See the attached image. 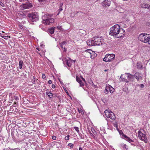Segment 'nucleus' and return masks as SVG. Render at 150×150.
<instances>
[{
  "label": "nucleus",
  "mask_w": 150,
  "mask_h": 150,
  "mask_svg": "<svg viewBox=\"0 0 150 150\" xmlns=\"http://www.w3.org/2000/svg\"><path fill=\"white\" fill-rule=\"evenodd\" d=\"M109 35L116 37L118 38H121L124 35L125 33V30L122 29L123 33H120V27L118 24H116L112 27L110 29Z\"/></svg>",
  "instance_id": "nucleus-1"
},
{
  "label": "nucleus",
  "mask_w": 150,
  "mask_h": 150,
  "mask_svg": "<svg viewBox=\"0 0 150 150\" xmlns=\"http://www.w3.org/2000/svg\"><path fill=\"white\" fill-rule=\"evenodd\" d=\"M93 40H87L86 43L89 46L100 45L104 44L103 40H101L99 37H94Z\"/></svg>",
  "instance_id": "nucleus-2"
},
{
  "label": "nucleus",
  "mask_w": 150,
  "mask_h": 150,
  "mask_svg": "<svg viewBox=\"0 0 150 150\" xmlns=\"http://www.w3.org/2000/svg\"><path fill=\"white\" fill-rule=\"evenodd\" d=\"M43 23L45 25H50L54 22V19L49 15H45L42 17Z\"/></svg>",
  "instance_id": "nucleus-3"
},
{
  "label": "nucleus",
  "mask_w": 150,
  "mask_h": 150,
  "mask_svg": "<svg viewBox=\"0 0 150 150\" xmlns=\"http://www.w3.org/2000/svg\"><path fill=\"white\" fill-rule=\"evenodd\" d=\"M138 39L144 42H148L149 44V42L150 40V36L149 34L142 33L139 35L138 37Z\"/></svg>",
  "instance_id": "nucleus-4"
},
{
  "label": "nucleus",
  "mask_w": 150,
  "mask_h": 150,
  "mask_svg": "<svg viewBox=\"0 0 150 150\" xmlns=\"http://www.w3.org/2000/svg\"><path fill=\"white\" fill-rule=\"evenodd\" d=\"M28 17L30 21L32 22H36L39 20L38 15L36 13L29 14Z\"/></svg>",
  "instance_id": "nucleus-5"
},
{
  "label": "nucleus",
  "mask_w": 150,
  "mask_h": 150,
  "mask_svg": "<svg viewBox=\"0 0 150 150\" xmlns=\"http://www.w3.org/2000/svg\"><path fill=\"white\" fill-rule=\"evenodd\" d=\"M105 116L107 118H109L111 119L112 120H114L116 119L115 116L114 114L111 111H110V110L108 109L105 111Z\"/></svg>",
  "instance_id": "nucleus-6"
},
{
  "label": "nucleus",
  "mask_w": 150,
  "mask_h": 150,
  "mask_svg": "<svg viewBox=\"0 0 150 150\" xmlns=\"http://www.w3.org/2000/svg\"><path fill=\"white\" fill-rule=\"evenodd\" d=\"M115 57V55L113 54H107L103 58V60L106 62H110L112 61Z\"/></svg>",
  "instance_id": "nucleus-7"
},
{
  "label": "nucleus",
  "mask_w": 150,
  "mask_h": 150,
  "mask_svg": "<svg viewBox=\"0 0 150 150\" xmlns=\"http://www.w3.org/2000/svg\"><path fill=\"white\" fill-rule=\"evenodd\" d=\"M114 89L110 85L108 84L106 85L105 93L106 94H108L109 92L110 93H112L114 91Z\"/></svg>",
  "instance_id": "nucleus-8"
},
{
  "label": "nucleus",
  "mask_w": 150,
  "mask_h": 150,
  "mask_svg": "<svg viewBox=\"0 0 150 150\" xmlns=\"http://www.w3.org/2000/svg\"><path fill=\"white\" fill-rule=\"evenodd\" d=\"M139 138L141 140L144 141L145 143H147V140L146 135L143 134L141 131H139L138 132Z\"/></svg>",
  "instance_id": "nucleus-9"
},
{
  "label": "nucleus",
  "mask_w": 150,
  "mask_h": 150,
  "mask_svg": "<svg viewBox=\"0 0 150 150\" xmlns=\"http://www.w3.org/2000/svg\"><path fill=\"white\" fill-rule=\"evenodd\" d=\"M63 61L64 65H67L69 67H71L73 62V61L68 57L65 58Z\"/></svg>",
  "instance_id": "nucleus-10"
},
{
  "label": "nucleus",
  "mask_w": 150,
  "mask_h": 150,
  "mask_svg": "<svg viewBox=\"0 0 150 150\" xmlns=\"http://www.w3.org/2000/svg\"><path fill=\"white\" fill-rule=\"evenodd\" d=\"M33 5L30 3L22 4L21 5V8L23 9H28L32 7Z\"/></svg>",
  "instance_id": "nucleus-11"
},
{
  "label": "nucleus",
  "mask_w": 150,
  "mask_h": 150,
  "mask_svg": "<svg viewBox=\"0 0 150 150\" xmlns=\"http://www.w3.org/2000/svg\"><path fill=\"white\" fill-rule=\"evenodd\" d=\"M110 4V0H105L102 3V5L103 7L109 6Z\"/></svg>",
  "instance_id": "nucleus-12"
},
{
  "label": "nucleus",
  "mask_w": 150,
  "mask_h": 150,
  "mask_svg": "<svg viewBox=\"0 0 150 150\" xmlns=\"http://www.w3.org/2000/svg\"><path fill=\"white\" fill-rule=\"evenodd\" d=\"M134 77L138 81H140L142 80V75L139 73H136L134 75Z\"/></svg>",
  "instance_id": "nucleus-13"
},
{
  "label": "nucleus",
  "mask_w": 150,
  "mask_h": 150,
  "mask_svg": "<svg viewBox=\"0 0 150 150\" xmlns=\"http://www.w3.org/2000/svg\"><path fill=\"white\" fill-rule=\"evenodd\" d=\"M122 137L125 139L129 143H131V142H134V141L131 139L129 137H127L124 134H123L122 135Z\"/></svg>",
  "instance_id": "nucleus-14"
},
{
  "label": "nucleus",
  "mask_w": 150,
  "mask_h": 150,
  "mask_svg": "<svg viewBox=\"0 0 150 150\" xmlns=\"http://www.w3.org/2000/svg\"><path fill=\"white\" fill-rule=\"evenodd\" d=\"M55 27H53L49 29L47 31V33L49 35L52 34L54 33Z\"/></svg>",
  "instance_id": "nucleus-15"
},
{
  "label": "nucleus",
  "mask_w": 150,
  "mask_h": 150,
  "mask_svg": "<svg viewBox=\"0 0 150 150\" xmlns=\"http://www.w3.org/2000/svg\"><path fill=\"white\" fill-rule=\"evenodd\" d=\"M85 52L88 53V56H90L91 58H92V57H93V51H92L90 49H88L86 50L85 51Z\"/></svg>",
  "instance_id": "nucleus-16"
},
{
  "label": "nucleus",
  "mask_w": 150,
  "mask_h": 150,
  "mask_svg": "<svg viewBox=\"0 0 150 150\" xmlns=\"http://www.w3.org/2000/svg\"><path fill=\"white\" fill-rule=\"evenodd\" d=\"M76 79L77 82H78L80 84V86L82 87L84 86V84L80 79L77 76L76 77Z\"/></svg>",
  "instance_id": "nucleus-17"
},
{
  "label": "nucleus",
  "mask_w": 150,
  "mask_h": 150,
  "mask_svg": "<svg viewBox=\"0 0 150 150\" xmlns=\"http://www.w3.org/2000/svg\"><path fill=\"white\" fill-rule=\"evenodd\" d=\"M142 8H149L150 7V5L146 3H142L141 4Z\"/></svg>",
  "instance_id": "nucleus-18"
},
{
  "label": "nucleus",
  "mask_w": 150,
  "mask_h": 150,
  "mask_svg": "<svg viewBox=\"0 0 150 150\" xmlns=\"http://www.w3.org/2000/svg\"><path fill=\"white\" fill-rule=\"evenodd\" d=\"M125 74H128V75L127 76L128 78L130 80H133L134 78V75H133L129 73H125Z\"/></svg>",
  "instance_id": "nucleus-19"
},
{
  "label": "nucleus",
  "mask_w": 150,
  "mask_h": 150,
  "mask_svg": "<svg viewBox=\"0 0 150 150\" xmlns=\"http://www.w3.org/2000/svg\"><path fill=\"white\" fill-rule=\"evenodd\" d=\"M54 146H55L56 147L59 148L61 147L62 146V144L61 142H54Z\"/></svg>",
  "instance_id": "nucleus-20"
},
{
  "label": "nucleus",
  "mask_w": 150,
  "mask_h": 150,
  "mask_svg": "<svg viewBox=\"0 0 150 150\" xmlns=\"http://www.w3.org/2000/svg\"><path fill=\"white\" fill-rule=\"evenodd\" d=\"M66 43V42L65 41H63L62 42L60 43H59V45L62 48V49L64 48V50H63L64 52H66V49L64 47H63V45H64Z\"/></svg>",
  "instance_id": "nucleus-21"
},
{
  "label": "nucleus",
  "mask_w": 150,
  "mask_h": 150,
  "mask_svg": "<svg viewBox=\"0 0 150 150\" xmlns=\"http://www.w3.org/2000/svg\"><path fill=\"white\" fill-rule=\"evenodd\" d=\"M120 79H121L122 81H124L126 83L129 82V81L125 79V76H123V74H121L120 77Z\"/></svg>",
  "instance_id": "nucleus-22"
},
{
  "label": "nucleus",
  "mask_w": 150,
  "mask_h": 150,
  "mask_svg": "<svg viewBox=\"0 0 150 150\" xmlns=\"http://www.w3.org/2000/svg\"><path fill=\"white\" fill-rule=\"evenodd\" d=\"M137 66L138 69H141L142 67V63L140 62H138L137 63Z\"/></svg>",
  "instance_id": "nucleus-23"
},
{
  "label": "nucleus",
  "mask_w": 150,
  "mask_h": 150,
  "mask_svg": "<svg viewBox=\"0 0 150 150\" xmlns=\"http://www.w3.org/2000/svg\"><path fill=\"white\" fill-rule=\"evenodd\" d=\"M23 64V62L22 60H20L19 61V66L20 69H22V67Z\"/></svg>",
  "instance_id": "nucleus-24"
},
{
  "label": "nucleus",
  "mask_w": 150,
  "mask_h": 150,
  "mask_svg": "<svg viewBox=\"0 0 150 150\" xmlns=\"http://www.w3.org/2000/svg\"><path fill=\"white\" fill-rule=\"evenodd\" d=\"M45 93L46 94H47L48 96L49 97L50 99H51L52 98V97L53 96V95H52V93H51L50 92H46Z\"/></svg>",
  "instance_id": "nucleus-25"
},
{
  "label": "nucleus",
  "mask_w": 150,
  "mask_h": 150,
  "mask_svg": "<svg viewBox=\"0 0 150 150\" xmlns=\"http://www.w3.org/2000/svg\"><path fill=\"white\" fill-rule=\"evenodd\" d=\"M120 147L123 148L124 149H126L125 150H127V148H126L127 145L124 143H121L120 145Z\"/></svg>",
  "instance_id": "nucleus-26"
},
{
  "label": "nucleus",
  "mask_w": 150,
  "mask_h": 150,
  "mask_svg": "<svg viewBox=\"0 0 150 150\" xmlns=\"http://www.w3.org/2000/svg\"><path fill=\"white\" fill-rule=\"evenodd\" d=\"M14 100L16 101L14 102V104H16L17 103L18 101V98L17 96H14Z\"/></svg>",
  "instance_id": "nucleus-27"
},
{
  "label": "nucleus",
  "mask_w": 150,
  "mask_h": 150,
  "mask_svg": "<svg viewBox=\"0 0 150 150\" xmlns=\"http://www.w3.org/2000/svg\"><path fill=\"white\" fill-rule=\"evenodd\" d=\"M63 5V3H61L60 4V7L59 8V9L58 10V11L60 12V11H61L63 9L62 8V6Z\"/></svg>",
  "instance_id": "nucleus-28"
},
{
  "label": "nucleus",
  "mask_w": 150,
  "mask_h": 150,
  "mask_svg": "<svg viewBox=\"0 0 150 150\" xmlns=\"http://www.w3.org/2000/svg\"><path fill=\"white\" fill-rule=\"evenodd\" d=\"M15 109V111H16V110H17V109L15 108V107H11L10 108V111H11L13 112L14 110V109Z\"/></svg>",
  "instance_id": "nucleus-29"
},
{
  "label": "nucleus",
  "mask_w": 150,
  "mask_h": 150,
  "mask_svg": "<svg viewBox=\"0 0 150 150\" xmlns=\"http://www.w3.org/2000/svg\"><path fill=\"white\" fill-rule=\"evenodd\" d=\"M78 111L79 113H81L82 115L84 114V112L83 110L81 109H78Z\"/></svg>",
  "instance_id": "nucleus-30"
},
{
  "label": "nucleus",
  "mask_w": 150,
  "mask_h": 150,
  "mask_svg": "<svg viewBox=\"0 0 150 150\" xmlns=\"http://www.w3.org/2000/svg\"><path fill=\"white\" fill-rule=\"evenodd\" d=\"M19 1L21 3H23L24 2H29L30 0H19Z\"/></svg>",
  "instance_id": "nucleus-31"
},
{
  "label": "nucleus",
  "mask_w": 150,
  "mask_h": 150,
  "mask_svg": "<svg viewBox=\"0 0 150 150\" xmlns=\"http://www.w3.org/2000/svg\"><path fill=\"white\" fill-rule=\"evenodd\" d=\"M68 146H70L71 148H73L74 145L72 143H69L68 144Z\"/></svg>",
  "instance_id": "nucleus-32"
},
{
  "label": "nucleus",
  "mask_w": 150,
  "mask_h": 150,
  "mask_svg": "<svg viewBox=\"0 0 150 150\" xmlns=\"http://www.w3.org/2000/svg\"><path fill=\"white\" fill-rule=\"evenodd\" d=\"M69 135H68L67 136L65 137V139L67 140H69Z\"/></svg>",
  "instance_id": "nucleus-33"
},
{
  "label": "nucleus",
  "mask_w": 150,
  "mask_h": 150,
  "mask_svg": "<svg viewBox=\"0 0 150 150\" xmlns=\"http://www.w3.org/2000/svg\"><path fill=\"white\" fill-rule=\"evenodd\" d=\"M74 129L78 133L79 132V128L77 127H74Z\"/></svg>",
  "instance_id": "nucleus-34"
},
{
  "label": "nucleus",
  "mask_w": 150,
  "mask_h": 150,
  "mask_svg": "<svg viewBox=\"0 0 150 150\" xmlns=\"http://www.w3.org/2000/svg\"><path fill=\"white\" fill-rule=\"evenodd\" d=\"M79 135L81 137V139H83L84 138V136L81 134H79Z\"/></svg>",
  "instance_id": "nucleus-35"
},
{
  "label": "nucleus",
  "mask_w": 150,
  "mask_h": 150,
  "mask_svg": "<svg viewBox=\"0 0 150 150\" xmlns=\"http://www.w3.org/2000/svg\"><path fill=\"white\" fill-rule=\"evenodd\" d=\"M89 83L91 85H93L94 84L92 82V81L91 80H90L89 81Z\"/></svg>",
  "instance_id": "nucleus-36"
},
{
  "label": "nucleus",
  "mask_w": 150,
  "mask_h": 150,
  "mask_svg": "<svg viewBox=\"0 0 150 150\" xmlns=\"http://www.w3.org/2000/svg\"><path fill=\"white\" fill-rule=\"evenodd\" d=\"M114 127H117V122H115L113 124V125Z\"/></svg>",
  "instance_id": "nucleus-37"
},
{
  "label": "nucleus",
  "mask_w": 150,
  "mask_h": 150,
  "mask_svg": "<svg viewBox=\"0 0 150 150\" xmlns=\"http://www.w3.org/2000/svg\"><path fill=\"white\" fill-rule=\"evenodd\" d=\"M93 54L94 56L92 57V58H94V57H96L97 56V54L95 53V52H93Z\"/></svg>",
  "instance_id": "nucleus-38"
},
{
  "label": "nucleus",
  "mask_w": 150,
  "mask_h": 150,
  "mask_svg": "<svg viewBox=\"0 0 150 150\" xmlns=\"http://www.w3.org/2000/svg\"><path fill=\"white\" fill-rule=\"evenodd\" d=\"M140 86L142 88L144 87V86L143 84H141L140 85Z\"/></svg>",
  "instance_id": "nucleus-39"
},
{
  "label": "nucleus",
  "mask_w": 150,
  "mask_h": 150,
  "mask_svg": "<svg viewBox=\"0 0 150 150\" xmlns=\"http://www.w3.org/2000/svg\"><path fill=\"white\" fill-rule=\"evenodd\" d=\"M0 5L2 6V7H4V4H3L2 2H0Z\"/></svg>",
  "instance_id": "nucleus-40"
},
{
  "label": "nucleus",
  "mask_w": 150,
  "mask_h": 150,
  "mask_svg": "<svg viewBox=\"0 0 150 150\" xmlns=\"http://www.w3.org/2000/svg\"><path fill=\"white\" fill-rule=\"evenodd\" d=\"M42 78L43 79H45L46 78V76L45 74H43L42 75Z\"/></svg>",
  "instance_id": "nucleus-41"
},
{
  "label": "nucleus",
  "mask_w": 150,
  "mask_h": 150,
  "mask_svg": "<svg viewBox=\"0 0 150 150\" xmlns=\"http://www.w3.org/2000/svg\"><path fill=\"white\" fill-rule=\"evenodd\" d=\"M134 143H131V145H133V146H136V144H137V143H134V142H133Z\"/></svg>",
  "instance_id": "nucleus-42"
},
{
  "label": "nucleus",
  "mask_w": 150,
  "mask_h": 150,
  "mask_svg": "<svg viewBox=\"0 0 150 150\" xmlns=\"http://www.w3.org/2000/svg\"><path fill=\"white\" fill-rule=\"evenodd\" d=\"M57 28L59 30H61V26H57Z\"/></svg>",
  "instance_id": "nucleus-43"
},
{
  "label": "nucleus",
  "mask_w": 150,
  "mask_h": 150,
  "mask_svg": "<svg viewBox=\"0 0 150 150\" xmlns=\"http://www.w3.org/2000/svg\"><path fill=\"white\" fill-rule=\"evenodd\" d=\"M52 139H53V140H55L56 139V136H53L52 137Z\"/></svg>",
  "instance_id": "nucleus-44"
},
{
  "label": "nucleus",
  "mask_w": 150,
  "mask_h": 150,
  "mask_svg": "<svg viewBox=\"0 0 150 150\" xmlns=\"http://www.w3.org/2000/svg\"><path fill=\"white\" fill-rule=\"evenodd\" d=\"M52 87L53 88H55V86L54 84H52Z\"/></svg>",
  "instance_id": "nucleus-45"
},
{
  "label": "nucleus",
  "mask_w": 150,
  "mask_h": 150,
  "mask_svg": "<svg viewBox=\"0 0 150 150\" xmlns=\"http://www.w3.org/2000/svg\"><path fill=\"white\" fill-rule=\"evenodd\" d=\"M48 83L49 84H51L52 83V81L51 80H49V81H48Z\"/></svg>",
  "instance_id": "nucleus-46"
},
{
  "label": "nucleus",
  "mask_w": 150,
  "mask_h": 150,
  "mask_svg": "<svg viewBox=\"0 0 150 150\" xmlns=\"http://www.w3.org/2000/svg\"><path fill=\"white\" fill-rule=\"evenodd\" d=\"M12 149H11L10 148H7V149H5L4 150H11Z\"/></svg>",
  "instance_id": "nucleus-47"
},
{
  "label": "nucleus",
  "mask_w": 150,
  "mask_h": 150,
  "mask_svg": "<svg viewBox=\"0 0 150 150\" xmlns=\"http://www.w3.org/2000/svg\"><path fill=\"white\" fill-rule=\"evenodd\" d=\"M38 1H39V2H42L43 1H44L43 0H38Z\"/></svg>",
  "instance_id": "nucleus-48"
},
{
  "label": "nucleus",
  "mask_w": 150,
  "mask_h": 150,
  "mask_svg": "<svg viewBox=\"0 0 150 150\" xmlns=\"http://www.w3.org/2000/svg\"><path fill=\"white\" fill-rule=\"evenodd\" d=\"M79 150H82V148L81 147H80L79 148Z\"/></svg>",
  "instance_id": "nucleus-49"
},
{
  "label": "nucleus",
  "mask_w": 150,
  "mask_h": 150,
  "mask_svg": "<svg viewBox=\"0 0 150 150\" xmlns=\"http://www.w3.org/2000/svg\"><path fill=\"white\" fill-rule=\"evenodd\" d=\"M32 83H34V84H35V80H34V81H33L32 82Z\"/></svg>",
  "instance_id": "nucleus-50"
},
{
  "label": "nucleus",
  "mask_w": 150,
  "mask_h": 150,
  "mask_svg": "<svg viewBox=\"0 0 150 150\" xmlns=\"http://www.w3.org/2000/svg\"><path fill=\"white\" fill-rule=\"evenodd\" d=\"M36 49L37 50H38V51H39V50H40L39 48H38V47H37V48H36Z\"/></svg>",
  "instance_id": "nucleus-51"
},
{
  "label": "nucleus",
  "mask_w": 150,
  "mask_h": 150,
  "mask_svg": "<svg viewBox=\"0 0 150 150\" xmlns=\"http://www.w3.org/2000/svg\"><path fill=\"white\" fill-rule=\"evenodd\" d=\"M82 78L83 81H85V79L84 78H83L82 77Z\"/></svg>",
  "instance_id": "nucleus-52"
},
{
  "label": "nucleus",
  "mask_w": 150,
  "mask_h": 150,
  "mask_svg": "<svg viewBox=\"0 0 150 150\" xmlns=\"http://www.w3.org/2000/svg\"><path fill=\"white\" fill-rule=\"evenodd\" d=\"M33 79H35V76H33Z\"/></svg>",
  "instance_id": "nucleus-53"
},
{
  "label": "nucleus",
  "mask_w": 150,
  "mask_h": 150,
  "mask_svg": "<svg viewBox=\"0 0 150 150\" xmlns=\"http://www.w3.org/2000/svg\"><path fill=\"white\" fill-rule=\"evenodd\" d=\"M104 100H102V101L104 103L105 102L104 101Z\"/></svg>",
  "instance_id": "nucleus-54"
},
{
  "label": "nucleus",
  "mask_w": 150,
  "mask_h": 150,
  "mask_svg": "<svg viewBox=\"0 0 150 150\" xmlns=\"http://www.w3.org/2000/svg\"><path fill=\"white\" fill-rule=\"evenodd\" d=\"M107 71V70H105V71Z\"/></svg>",
  "instance_id": "nucleus-55"
}]
</instances>
